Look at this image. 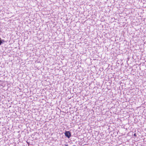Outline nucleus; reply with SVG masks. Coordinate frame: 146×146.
<instances>
[{"label": "nucleus", "mask_w": 146, "mask_h": 146, "mask_svg": "<svg viewBox=\"0 0 146 146\" xmlns=\"http://www.w3.org/2000/svg\"><path fill=\"white\" fill-rule=\"evenodd\" d=\"M65 135L68 138H69L71 136V133L69 131H66L65 133Z\"/></svg>", "instance_id": "nucleus-1"}, {"label": "nucleus", "mask_w": 146, "mask_h": 146, "mask_svg": "<svg viewBox=\"0 0 146 146\" xmlns=\"http://www.w3.org/2000/svg\"><path fill=\"white\" fill-rule=\"evenodd\" d=\"M134 136L136 137V133H134L133 135Z\"/></svg>", "instance_id": "nucleus-2"}, {"label": "nucleus", "mask_w": 146, "mask_h": 146, "mask_svg": "<svg viewBox=\"0 0 146 146\" xmlns=\"http://www.w3.org/2000/svg\"><path fill=\"white\" fill-rule=\"evenodd\" d=\"M64 146H68V145L67 144H65Z\"/></svg>", "instance_id": "nucleus-3"}, {"label": "nucleus", "mask_w": 146, "mask_h": 146, "mask_svg": "<svg viewBox=\"0 0 146 146\" xmlns=\"http://www.w3.org/2000/svg\"><path fill=\"white\" fill-rule=\"evenodd\" d=\"M75 146V145H74V146Z\"/></svg>", "instance_id": "nucleus-4"}]
</instances>
